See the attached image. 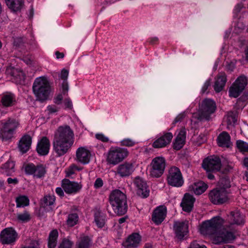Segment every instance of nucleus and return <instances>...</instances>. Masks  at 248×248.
<instances>
[{
	"label": "nucleus",
	"instance_id": "obj_51",
	"mask_svg": "<svg viewBox=\"0 0 248 248\" xmlns=\"http://www.w3.org/2000/svg\"><path fill=\"white\" fill-rule=\"evenodd\" d=\"M95 138L97 140L104 142H107L109 141L108 138L103 134H96L95 135Z\"/></svg>",
	"mask_w": 248,
	"mask_h": 248
},
{
	"label": "nucleus",
	"instance_id": "obj_56",
	"mask_svg": "<svg viewBox=\"0 0 248 248\" xmlns=\"http://www.w3.org/2000/svg\"><path fill=\"white\" fill-rule=\"evenodd\" d=\"M62 91L63 94L66 93L68 91V84L67 81H63L62 83Z\"/></svg>",
	"mask_w": 248,
	"mask_h": 248
},
{
	"label": "nucleus",
	"instance_id": "obj_42",
	"mask_svg": "<svg viewBox=\"0 0 248 248\" xmlns=\"http://www.w3.org/2000/svg\"><path fill=\"white\" fill-rule=\"evenodd\" d=\"M236 144L240 152L243 154L248 153V143L242 140H238L236 142Z\"/></svg>",
	"mask_w": 248,
	"mask_h": 248
},
{
	"label": "nucleus",
	"instance_id": "obj_30",
	"mask_svg": "<svg viewBox=\"0 0 248 248\" xmlns=\"http://www.w3.org/2000/svg\"><path fill=\"white\" fill-rule=\"evenodd\" d=\"M217 142L220 147H229L231 144V137L227 132L223 131L217 137Z\"/></svg>",
	"mask_w": 248,
	"mask_h": 248
},
{
	"label": "nucleus",
	"instance_id": "obj_34",
	"mask_svg": "<svg viewBox=\"0 0 248 248\" xmlns=\"http://www.w3.org/2000/svg\"><path fill=\"white\" fill-rule=\"evenodd\" d=\"M7 5L13 11L20 10L23 6L22 0H5Z\"/></svg>",
	"mask_w": 248,
	"mask_h": 248
},
{
	"label": "nucleus",
	"instance_id": "obj_23",
	"mask_svg": "<svg viewBox=\"0 0 248 248\" xmlns=\"http://www.w3.org/2000/svg\"><path fill=\"white\" fill-rule=\"evenodd\" d=\"M141 239L138 233L131 234L124 243L123 246L125 248H137L140 243Z\"/></svg>",
	"mask_w": 248,
	"mask_h": 248
},
{
	"label": "nucleus",
	"instance_id": "obj_43",
	"mask_svg": "<svg viewBox=\"0 0 248 248\" xmlns=\"http://www.w3.org/2000/svg\"><path fill=\"white\" fill-rule=\"evenodd\" d=\"M46 173V170L43 165L35 166L34 177L36 178H41L44 176Z\"/></svg>",
	"mask_w": 248,
	"mask_h": 248
},
{
	"label": "nucleus",
	"instance_id": "obj_24",
	"mask_svg": "<svg viewBox=\"0 0 248 248\" xmlns=\"http://www.w3.org/2000/svg\"><path fill=\"white\" fill-rule=\"evenodd\" d=\"M50 146V143L49 139L46 137H44L37 144V152L40 155H46L49 152Z\"/></svg>",
	"mask_w": 248,
	"mask_h": 248
},
{
	"label": "nucleus",
	"instance_id": "obj_10",
	"mask_svg": "<svg viewBox=\"0 0 248 248\" xmlns=\"http://www.w3.org/2000/svg\"><path fill=\"white\" fill-rule=\"evenodd\" d=\"M235 239L234 232L232 231H229L226 228H221L219 230L217 235L213 240L215 244H220L222 243H228L232 242Z\"/></svg>",
	"mask_w": 248,
	"mask_h": 248
},
{
	"label": "nucleus",
	"instance_id": "obj_61",
	"mask_svg": "<svg viewBox=\"0 0 248 248\" xmlns=\"http://www.w3.org/2000/svg\"><path fill=\"white\" fill-rule=\"evenodd\" d=\"M18 179L17 178H8L7 179V182L9 184H14L16 185L18 183Z\"/></svg>",
	"mask_w": 248,
	"mask_h": 248
},
{
	"label": "nucleus",
	"instance_id": "obj_25",
	"mask_svg": "<svg viewBox=\"0 0 248 248\" xmlns=\"http://www.w3.org/2000/svg\"><path fill=\"white\" fill-rule=\"evenodd\" d=\"M0 103L4 107H12L16 103V96L10 92L3 93L1 96Z\"/></svg>",
	"mask_w": 248,
	"mask_h": 248
},
{
	"label": "nucleus",
	"instance_id": "obj_64",
	"mask_svg": "<svg viewBox=\"0 0 248 248\" xmlns=\"http://www.w3.org/2000/svg\"><path fill=\"white\" fill-rule=\"evenodd\" d=\"M243 165L247 169H248V156L243 158Z\"/></svg>",
	"mask_w": 248,
	"mask_h": 248
},
{
	"label": "nucleus",
	"instance_id": "obj_39",
	"mask_svg": "<svg viewBox=\"0 0 248 248\" xmlns=\"http://www.w3.org/2000/svg\"><path fill=\"white\" fill-rule=\"evenodd\" d=\"M55 201V197L53 195H47L43 198L41 201V205L45 207L47 206L52 205Z\"/></svg>",
	"mask_w": 248,
	"mask_h": 248
},
{
	"label": "nucleus",
	"instance_id": "obj_21",
	"mask_svg": "<svg viewBox=\"0 0 248 248\" xmlns=\"http://www.w3.org/2000/svg\"><path fill=\"white\" fill-rule=\"evenodd\" d=\"M173 138L170 132H167L156 139L153 143L152 146L155 148H163L169 144Z\"/></svg>",
	"mask_w": 248,
	"mask_h": 248
},
{
	"label": "nucleus",
	"instance_id": "obj_57",
	"mask_svg": "<svg viewBox=\"0 0 248 248\" xmlns=\"http://www.w3.org/2000/svg\"><path fill=\"white\" fill-rule=\"evenodd\" d=\"M190 248H207L204 245H200L196 241H194L190 244Z\"/></svg>",
	"mask_w": 248,
	"mask_h": 248
},
{
	"label": "nucleus",
	"instance_id": "obj_37",
	"mask_svg": "<svg viewBox=\"0 0 248 248\" xmlns=\"http://www.w3.org/2000/svg\"><path fill=\"white\" fill-rule=\"evenodd\" d=\"M94 221L98 228H102L106 223V216L100 212H97L94 214Z\"/></svg>",
	"mask_w": 248,
	"mask_h": 248
},
{
	"label": "nucleus",
	"instance_id": "obj_55",
	"mask_svg": "<svg viewBox=\"0 0 248 248\" xmlns=\"http://www.w3.org/2000/svg\"><path fill=\"white\" fill-rule=\"evenodd\" d=\"M65 108L72 109L73 105L71 100L69 98L65 99L64 101Z\"/></svg>",
	"mask_w": 248,
	"mask_h": 248
},
{
	"label": "nucleus",
	"instance_id": "obj_28",
	"mask_svg": "<svg viewBox=\"0 0 248 248\" xmlns=\"http://www.w3.org/2000/svg\"><path fill=\"white\" fill-rule=\"evenodd\" d=\"M186 130L185 128H182L173 142V148L178 150L181 149L186 142Z\"/></svg>",
	"mask_w": 248,
	"mask_h": 248
},
{
	"label": "nucleus",
	"instance_id": "obj_8",
	"mask_svg": "<svg viewBox=\"0 0 248 248\" xmlns=\"http://www.w3.org/2000/svg\"><path fill=\"white\" fill-rule=\"evenodd\" d=\"M167 184L172 187H179L184 183V180L180 170L175 166L171 167L166 175Z\"/></svg>",
	"mask_w": 248,
	"mask_h": 248
},
{
	"label": "nucleus",
	"instance_id": "obj_59",
	"mask_svg": "<svg viewBox=\"0 0 248 248\" xmlns=\"http://www.w3.org/2000/svg\"><path fill=\"white\" fill-rule=\"evenodd\" d=\"M210 80H206L202 87V93H204L206 91V90H207L208 87L210 86Z\"/></svg>",
	"mask_w": 248,
	"mask_h": 248
},
{
	"label": "nucleus",
	"instance_id": "obj_15",
	"mask_svg": "<svg viewBox=\"0 0 248 248\" xmlns=\"http://www.w3.org/2000/svg\"><path fill=\"white\" fill-rule=\"evenodd\" d=\"M173 230L176 237L179 239H183L188 232V222L187 221H174Z\"/></svg>",
	"mask_w": 248,
	"mask_h": 248
},
{
	"label": "nucleus",
	"instance_id": "obj_50",
	"mask_svg": "<svg viewBox=\"0 0 248 248\" xmlns=\"http://www.w3.org/2000/svg\"><path fill=\"white\" fill-rule=\"evenodd\" d=\"M22 248H40V243L37 240H32L29 246Z\"/></svg>",
	"mask_w": 248,
	"mask_h": 248
},
{
	"label": "nucleus",
	"instance_id": "obj_20",
	"mask_svg": "<svg viewBox=\"0 0 248 248\" xmlns=\"http://www.w3.org/2000/svg\"><path fill=\"white\" fill-rule=\"evenodd\" d=\"M6 73L12 77L11 79L16 84H22L24 82L25 76L20 69L10 67L7 69Z\"/></svg>",
	"mask_w": 248,
	"mask_h": 248
},
{
	"label": "nucleus",
	"instance_id": "obj_4",
	"mask_svg": "<svg viewBox=\"0 0 248 248\" xmlns=\"http://www.w3.org/2000/svg\"><path fill=\"white\" fill-rule=\"evenodd\" d=\"M224 223V220L220 217H216L210 220L205 221L200 228V232L202 235L208 236L213 240L217 235Z\"/></svg>",
	"mask_w": 248,
	"mask_h": 248
},
{
	"label": "nucleus",
	"instance_id": "obj_45",
	"mask_svg": "<svg viewBox=\"0 0 248 248\" xmlns=\"http://www.w3.org/2000/svg\"><path fill=\"white\" fill-rule=\"evenodd\" d=\"M137 143L135 140L130 138H125L120 142L121 146L127 147H133Z\"/></svg>",
	"mask_w": 248,
	"mask_h": 248
},
{
	"label": "nucleus",
	"instance_id": "obj_62",
	"mask_svg": "<svg viewBox=\"0 0 248 248\" xmlns=\"http://www.w3.org/2000/svg\"><path fill=\"white\" fill-rule=\"evenodd\" d=\"M56 192L60 197H63L64 196L63 189L61 187H57L56 189Z\"/></svg>",
	"mask_w": 248,
	"mask_h": 248
},
{
	"label": "nucleus",
	"instance_id": "obj_53",
	"mask_svg": "<svg viewBox=\"0 0 248 248\" xmlns=\"http://www.w3.org/2000/svg\"><path fill=\"white\" fill-rule=\"evenodd\" d=\"M47 110L48 114H50L57 112L58 111V108L54 105H49L47 107Z\"/></svg>",
	"mask_w": 248,
	"mask_h": 248
},
{
	"label": "nucleus",
	"instance_id": "obj_32",
	"mask_svg": "<svg viewBox=\"0 0 248 248\" xmlns=\"http://www.w3.org/2000/svg\"><path fill=\"white\" fill-rule=\"evenodd\" d=\"M229 219L231 224L240 225L244 223L243 217L238 212H231Z\"/></svg>",
	"mask_w": 248,
	"mask_h": 248
},
{
	"label": "nucleus",
	"instance_id": "obj_2",
	"mask_svg": "<svg viewBox=\"0 0 248 248\" xmlns=\"http://www.w3.org/2000/svg\"><path fill=\"white\" fill-rule=\"evenodd\" d=\"M108 202L117 215L122 216L126 213L128 207L126 196L120 190L111 191L109 195Z\"/></svg>",
	"mask_w": 248,
	"mask_h": 248
},
{
	"label": "nucleus",
	"instance_id": "obj_13",
	"mask_svg": "<svg viewBox=\"0 0 248 248\" xmlns=\"http://www.w3.org/2000/svg\"><path fill=\"white\" fill-rule=\"evenodd\" d=\"M202 167L207 171H218L221 167V160L217 156L208 157L203 160Z\"/></svg>",
	"mask_w": 248,
	"mask_h": 248
},
{
	"label": "nucleus",
	"instance_id": "obj_58",
	"mask_svg": "<svg viewBox=\"0 0 248 248\" xmlns=\"http://www.w3.org/2000/svg\"><path fill=\"white\" fill-rule=\"evenodd\" d=\"M62 99L63 96L62 94H59L54 98V103L57 105H60L61 104Z\"/></svg>",
	"mask_w": 248,
	"mask_h": 248
},
{
	"label": "nucleus",
	"instance_id": "obj_52",
	"mask_svg": "<svg viewBox=\"0 0 248 248\" xmlns=\"http://www.w3.org/2000/svg\"><path fill=\"white\" fill-rule=\"evenodd\" d=\"M103 181L100 178H97L94 183V187L96 189L101 187L103 185Z\"/></svg>",
	"mask_w": 248,
	"mask_h": 248
},
{
	"label": "nucleus",
	"instance_id": "obj_47",
	"mask_svg": "<svg viewBox=\"0 0 248 248\" xmlns=\"http://www.w3.org/2000/svg\"><path fill=\"white\" fill-rule=\"evenodd\" d=\"M73 243L68 239H63L60 244L58 248H72Z\"/></svg>",
	"mask_w": 248,
	"mask_h": 248
},
{
	"label": "nucleus",
	"instance_id": "obj_38",
	"mask_svg": "<svg viewBox=\"0 0 248 248\" xmlns=\"http://www.w3.org/2000/svg\"><path fill=\"white\" fill-rule=\"evenodd\" d=\"M16 207H24L29 205L30 200L26 196H19L16 200Z\"/></svg>",
	"mask_w": 248,
	"mask_h": 248
},
{
	"label": "nucleus",
	"instance_id": "obj_22",
	"mask_svg": "<svg viewBox=\"0 0 248 248\" xmlns=\"http://www.w3.org/2000/svg\"><path fill=\"white\" fill-rule=\"evenodd\" d=\"M134 170V167L132 163L124 162L119 165L117 168V174L122 177L129 176Z\"/></svg>",
	"mask_w": 248,
	"mask_h": 248
},
{
	"label": "nucleus",
	"instance_id": "obj_11",
	"mask_svg": "<svg viewBox=\"0 0 248 248\" xmlns=\"http://www.w3.org/2000/svg\"><path fill=\"white\" fill-rule=\"evenodd\" d=\"M248 84V79L246 77H239L230 87L229 93L231 97L236 98L245 89Z\"/></svg>",
	"mask_w": 248,
	"mask_h": 248
},
{
	"label": "nucleus",
	"instance_id": "obj_5",
	"mask_svg": "<svg viewBox=\"0 0 248 248\" xmlns=\"http://www.w3.org/2000/svg\"><path fill=\"white\" fill-rule=\"evenodd\" d=\"M18 119L8 118L0 122V138L3 141L11 140L14 137L16 129L19 126Z\"/></svg>",
	"mask_w": 248,
	"mask_h": 248
},
{
	"label": "nucleus",
	"instance_id": "obj_40",
	"mask_svg": "<svg viewBox=\"0 0 248 248\" xmlns=\"http://www.w3.org/2000/svg\"><path fill=\"white\" fill-rule=\"evenodd\" d=\"M78 220V216L77 213H71L68 215L66 223L70 227L76 225Z\"/></svg>",
	"mask_w": 248,
	"mask_h": 248
},
{
	"label": "nucleus",
	"instance_id": "obj_26",
	"mask_svg": "<svg viewBox=\"0 0 248 248\" xmlns=\"http://www.w3.org/2000/svg\"><path fill=\"white\" fill-rule=\"evenodd\" d=\"M194 202L195 199L193 196L188 193H186L181 203L183 210L186 212H191L193 208Z\"/></svg>",
	"mask_w": 248,
	"mask_h": 248
},
{
	"label": "nucleus",
	"instance_id": "obj_1",
	"mask_svg": "<svg viewBox=\"0 0 248 248\" xmlns=\"http://www.w3.org/2000/svg\"><path fill=\"white\" fill-rule=\"evenodd\" d=\"M75 141L73 130L65 124L59 126L55 131L52 141L53 150L57 156L60 157L67 153Z\"/></svg>",
	"mask_w": 248,
	"mask_h": 248
},
{
	"label": "nucleus",
	"instance_id": "obj_49",
	"mask_svg": "<svg viewBox=\"0 0 248 248\" xmlns=\"http://www.w3.org/2000/svg\"><path fill=\"white\" fill-rule=\"evenodd\" d=\"M186 116V113L185 112H183L178 114L176 118L174 119L173 122L172 123L173 126H174L176 124L182 122L185 117Z\"/></svg>",
	"mask_w": 248,
	"mask_h": 248
},
{
	"label": "nucleus",
	"instance_id": "obj_35",
	"mask_svg": "<svg viewBox=\"0 0 248 248\" xmlns=\"http://www.w3.org/2000/svg\"><path fill=\"white\" fill-rule=\"evenodd\" d=\"M207 188V185L203 182L195 183L192 186V189L196 195H200L203 193Z\"/></svg>",
	"mask_w": 248,
	"mask_h": 248
},
{
	"label": "nucleus",
	"instance_id": "obj_14",
	"mask_svg": "<svg viewBox=\"0 0 248 248\" xmlns=\"http://www.w3.org/2000/svg\"><path fill=\"white\" fill-rule=\"evenodd\" d=\"M0 241L3 244H12L17 238V233L12 228L3 229L0 234Z\"/></svg>",
	"mask_w": 248,
	"mask_h": 248
},
{
	"label": "nucleus",
	"instance_id": "obj_29",
	"mask_svg": "<svg viewBox=\"0 0 248 248\" xmlns=\"http://www.w3.org/2000/svg\"><path fill=\"white\" fill-rule=\"evenodd\" d=\"M226 81L227 78L225 73H220L217 75L214 86L216 92L219 93L223 89Z\"/></svg>",
	"mask_w": 248,
	"mask_h": 248
},
{
	"label": "nucleus",
	"instance_id": "obj_7",
	"mask_svg": "<svg viewBox=\"0 0 248 248\" xmlns=\"http://www.w3.org/2000/svg\"><path fill=\"white\" fill-rule=\"evenodd\" d=\"M216 103L210 99H205L202 103L198 111V119L200 121H209L211 115L216 110Z\"/></svg>",
	"mask_w": 248,
	"mask_h": 248
},
{
	"label": "nucleus",
	"instance_id": "obj_6",
	"mask_svg": "<svg viewBox=\"0 0 248 248\" xmlns=\"http://www.w3.org/2000/svg\"><path fill=\"white\" fill-rule=\"evenodd\" d=\"M129 155V151L125 148L112 146L108 151L106 161L113 166L118 164L125 159Z\"/></svg>",
	"mask_w": 248,
	"mask_h": 248
},
{
	"label": "nucleus",
	"instance_id": "obj_9",
	"mask_svg": "<svg viewBox=\"0 0 248 248\" xmlns=\"http://www.w3.org/2000/svg\"><path fill=\"white\" fill-rule=\"evenodd\" d=\"M166 166V160L162 156L153 158L150 164L149 174L154 178L161 177L164 172Z\"/></svg>",
	"mask_w": 248,
	"mask_h": 248
},
{
	"label": "nucleus",
	"instance_id": "obj_54",
	"mask_svg": "<svg viewBox=\"0 0 248 248\" xmlns=\"http://www.w3.org/2000/svg\"><path fill=\"white\" fill-rule=\"evenodd\" d=\"M68 71L66 69H62L60 74V78L63 80V81H67V78L68 76Z\"/></svg>",
	"mask_w": 248,
	"mask_h": 248
},
{
	"label": "nucleus",
	"instance_id": "obj_46",
	"mask_svg": "<svg viewBox=\"0 0 248 248\" xmlns=\"http://www.w3.org/2000/svg\"><path fill=\"white\" fill-rule=\"evenodd\" d=\"M219 185L220 187L219 189L225 190L231 186L230 181L226 178H221L219 181Z\"/></svg>",
	"mask_w": 248,
	"mask_h": 248
},
{
	"label": "nucleus",
	"instance_id": "obj_16",
	"mask_svg": "<svg viewBox=\"0 0 248 248\" xmlns=\"http://www.w3.org/2000/svg\"><path fill=\"white\" fill-rule=\"evenodd\" d=\"M91 151L86 147H79L76 152L75 160L82 164H88L91 159Z\"/></svg>",
	"mask_w": 248,
	"mask_h": 248
},
{
	"label": "nucleus",
	"instance_id": "obj_36",
	"mask_svg": "<svg viewBox=\"0 0 248 248\" xmlns=\"http://www.w3.org/2000/svg\"><path fill=\"white\" fill-rule=\"evenodd\" d=\"M92 243V239L88 236H81L77 243L78 248H89Z\"/></svg>",
	"mask_w": 248,
	"mask_h": 248
},
{
	"label": "nucleus",
	"instance_id": "obj_12",
	"mask_svg": "<svg viewBox=\"0 0 248 248\" xmlns=\"http://www.w3.org/2000/svg\"><path fill=\"white\" fill-rule=\"evenodd\" d=\"M209 197L214 204H222L228 200L227 191L223 189H214L210 191Z\"/></svg>",
	"mask_w": 248,
	"mask_h": 248
},
{
	"label": "nucleus",
	"instance_id": "obj_41",
	"mask_svg": "<svg viewBox=\"0 0 248 248\" xmlns=\"http://www.w3.org/2000/svg\"><path fill=\"white\" fill-rule=\"evenodd\" d=\"M17 219L22 222H27L31 219V214L27 210L22 213H18L16 216Z\"/></svg>",
	"mask_w": 248,
	"mask_h": 248
},
{
	"label": "nucleus",
	"instance_id": "obj_17",
	"mask_svg": "<svg viewBox=\"0 0 248 248\" xmlns=\"http://www.w3.org/2000/svg\"><path fill=\"white\" fill-rule=\"evenodd\" d=\"M62 187L66 193L75 194L81 189L82 186L80 183L65 179L62 181Z\"/></svg>",
	"mask_w": 248,
	"mask_h": 248
},
{
	"label": "nucleus",
	"instance_id": "obj_33",
	"mask_svg": "<svg viewBox=\"0 0 248 248\" xmlns=\"http://www.w3.org/2000/svg\"><path fill=\"white\" fill-rule=\"evenodd\" d=\"M58 232L56 229L51 231L48 238V248H55L57 244Z\"/></svg>",
	"mask_w": 248,
	"mask_h": 248
},
{
	"label": "nucleus",
	"instance_id": "obj_3",
	"mask_svg": "<svg viewBox=\"0 0 248 248\" xmlns=\"http://www.w3.org/2000/svg\"><path fill=\"white\" fill-rule=\"evenodd\" d=\"M32 91L36 100L41 102L46 100L51 92L50 85L47 78L44 77L36 78L33 83Z\"/></svg>",
	"mask_w": 248,
	"mask_h": 248
},
{
	"label": "nucleus",
	"instance_id": "obj_31",
	"mask_svg": "<svg viewBox=\"0 0 248 248\" xmlns=\"http://www.w3.org/2000/svg\"><path fill=\"white\" fill-rule=\"evenodd\" d=\"M15 162L12 160H8L1 167L2 173L7 176L11 175L15 172Z\"/></svg>",
	"mask_w": 248,
	"mask_h": 248
},
{
	"label": "nucleus",
	"instance_id": "obj_18",
	"mask_svg": "<svg viewBox=\"0 0 248 248\" xmlns=\"http://www.w3.org/2000/svg\"><path fill=\"white\" fill-rule=\"evenodd\" d=\"M134 184L137 188V194L143 198L147 197L149 194V190L146 183L143 179L139 176L136 177L134 181Z\"/></svg>",
	"mask_w": 248,
	"mask_h": 248
},
{
	"label": "nucleus",
	"instance_id": "obj_19",
	"mask_svg": "<svg viewBox=\"0 0 248 248\" xmlns=\"http://www.w3.org/2000/svg\"><path fill=\"white\" fill-rule=\"evenodd\" d=\"M167 213V208L164 205L157 207L152 214V220L156 225L160 224L165 219Z\"/></svg>",
	"mask_w": 248,
	"mask_h": 248
},
{
	"label": "nucleus",
	"instance_id": "obj_63",
	"mask_svg": "<svg viewBox=\"0 0 248 248\" xmlns=\"http://www.w3.org/2000/svg\"><path fill=\"white\" fill-rule=\"evenodd\" d=\"M55 55L57 59H62L64 56L63 53L60 52L58 51L55 52Z\"/></svg>",
	"mask_w": 248,
	"mask_h": 248
},
{
	"label": "nucleus",
	"instance_id": "obj_60",
	"mask_svg": "<svg viewBox=\"0 0 248 248\" xmlns=\"http://www.w3.org/2000/svg\"><path fill=\"white\" fill-rule=\"evenodd\" d=\"M227 121L228 124H231L232 123H234L236 122V120L234 116H232V115H230L228 116Z\"/></svg>",
	"mask_w": 248,
	"mask_h": 248
},
{
	"label": "nucleus",
	"instance_id": "obj_44",
	"mask_svg": "<svg viewBox=\"0 0 248 248\" xmlns=\"http://www.w3.org/2000/svg\"><path fill=\"white\" fill-rule=\"evenodd\" d=\"M82 168L78 167L75 164L70 165L65 170L66 176L69 177L75 174L77 171H80Z\"/></svg>",
	"mask_w": 248,
	"mask_h": 248
},
{
	"label": "nucleus",
	"instance_id": "obj_27",
	"mask_svg": "<svg viewBox=\"0 0 248 248\" xmlns=\"http://www.w3.org/2000/svg\"><path fill=\"white\" fill-rule=\"evenodd\" d=\"M31 144V137L29 135L25 134L19 140L18 147L20 152L25 153L30 149Z\"/></svg>",
	"mask_w": 248,
	"mask_h": 248
},
{
	"label": "nucleus",
	"instance_id": "obj_48",
	"mask_svg": "<svg viewBox=\"0 0 248 248\" xmlns=\"http://www.w3.org/2000/svg\"><path fill=\"white\" fill-rule=\"evenodd\" d=\"M35 165L32 163H29L24 167L25 171L28 175H33L34 173Z\"/></svg>",
	"mask_w": 248,
	"mask_h": 248
}]
</instances>
